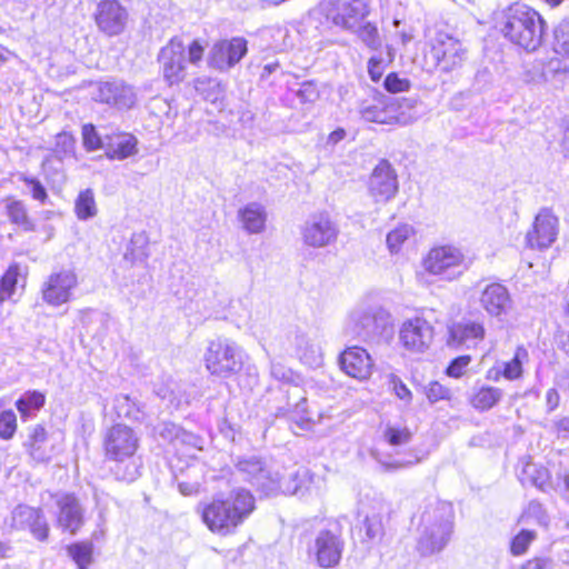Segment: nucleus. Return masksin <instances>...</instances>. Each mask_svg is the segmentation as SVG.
<instances>
[{
	"label": "nucleus",
	"mask_w": 569,
	"mask_h": 569,
	"mask_svg": "<svg viewBox=\"0 0 569 569\" xmlns=\"http://www.w3.org/2000/svg\"><path fill=\"white\" fill-rule=\"evenodd\" d=\"M181 427L170 422L161 421L153 427V436L163 442L177 446V438L179 437Z\"/></svg>",
	"instance_id": "a18cd8bd"
},
{
	"label": "nucleus",
	"mask_w": 569,
	"mask_h": 569,
	"mask_svg": "<svg viewBox=\"0 0 569 569\" xmlns=\"http://www.w3.org/2000/svg\"><path fill=\"white\" fill-rule=\"evenodd\" d=\"M203 360L207 370L221 378H230L238 373L243 365L239 346L223 337L209 341Z\"/></svg>",
	"instance_id": "6e6552de"
},
{
	"label": "nucleus",
	"mask_w": 569,
	"mask_h": 569,
	"mask_svg": "<svg viewBox=\"0 0 569 569\" xmlns=\"http://www.w3.org/2000/svg\"><path fill=\"white\" fill-rule=\"evenodd\" d=\"M560 397L555 388H550L546 393V405L548 411H553L559 406Z\"/></svg>",
	"instance_id": "0e129e2a"
},
{
	"label": "nucleus",
	"mask_w": 569,
	"mask_h": 569,
	"mask_svg": "<svg viewBox=\"0 0 569 569\" xmlns=\"http://www.w3.org/2000/svg\"><path fill=\"white\" fill-rule=\"evenodd\" d=\"M53 499L56 527L76 536L86 523V508L74 493H56Z\"/></svg>",
	"instance_id": "9b49d317"
},
{
	"label": "nucleus",
	"mask_w": 569,
	"mask_h": 569,
	"mask_svg": "<svg viewBox=\"0 0 569 569\" xmlns=\"http://www.w3.org/2000/svg\"><path fill=\"white\" fill-rule=\"evenodd\" d=\"M553 51L561 57H569V17L562 19L553 30Z\"/></svg>",
	"instance_id": "37998d69"
},
{
	"label": "nucleus",
	"mask_w": 569,
	"mask_h": 569,
	"mask_svg": "<svg viewBox=\"0 0 569 569\" xmlns=\"http://www.w3.org/2000/svg\"><path fill=\"white\" fill-rule=\"evenodd\" d=\"M67 551L79 569H88L93 561V546L91 542L80 541L71 543L68 546Z\"/></svg>",
	"instance_id": "4c0bfd02"
},
{
	"label": "nucleus",
	"mask_w": 569,
	"mask_h": 569,
	"mask_svg": "<svg viewBox=\"0 0 569 569\" xmlns=\"http://www.w3.org/2000/svg\"><path fill=\"white\" fill-rule=\"evenodd\" d=\"M339 363L348 376L358 380L369 378L373 365L370 355L360 347L347 348L340 355Z\"/></svg>",
	"instance_id": "a878e982"
},
{
	"label": "nucleus",
	"mask_w": 569,
	"mask_h": 569,
	"mask_svg": "<svg viewBox=\"0 0 569 569\" xmlns=\"http://www.w3.org/2000/svg\"><path fill=\"white\" fill-rule=\"evenodd\" d=\"M19 180L30 189L32 199L41 203H46V201L49 199L47 189L38 178L22 173L20 174Z\"/></svg>",
	"instance_id": "8fccbe9b"
},
{
	"label": "nucleus",
	"mask_w": 569,
	"mask_h": 569,
	"mask_svg": "<svg viewBox=\"0 0 569 569\" xmlns=\"http://www.w3.org/2000/svg\"><path fill=\"white\" fill-rule=\"evenodd\" d=\"M535 539V532L530 530H521L512 540L510 550L513 556H520L525 553Z\"/></svg>",
	"instance_id": "3c124183"
},
{
	"label": "nucleus",
	"mask_w": 569,
	"mask_h": 569,
	"mask_svg": "<svg viewBox=\"0 0 569 569\" xmlns=\"http://www.w3.org/2000/svg\"><path fill=\"white\" fill-rule=\"evenodd\" d=\"M502 390L491 386H481L478 388L470 402L472 407L480 411H486L496 406L502 398Z\"/></svg>",
	"instance_id": "473e14b6"
},
{
	"label": "nucleus",
	"mask_w": 569,
	"mask_h": 569,
	"mask_svg": "<svg viewBox=\"0 0 569 569\" xmlns=\"http://www.w3.org/2000/svg\"><path fill=\"white\" fill-rule=\"evenodd\" d=\"M546 22L535 9L523 3H513L502 13L501 32L511 43L528 52L541 44Z\"/></svg>",
	"instance_id": "20e7f679"
},
{
	"label": "nucleus",
	"mask_w": 569,
	"mask_h": 569,
	"mask_svg": "<svg viewBox=\"0 0 569 569\" xmlns=\"http://www.w3.org/2000/svg\"><path fill=\"white\" fill-rule=\"evenodd\" d=\"M47 441V431L41 425H36L29 435L30 455L34 460L48 461L50 453L43 449Z\"/></svg>",
	"instance_id": "e433bc0d"
},
{
	"label": "nucleus",
	"mask_w": 569,
	"mask_h": 569,
	"mask_svg": "<svg viewBox=\"0 0 569 569\" xmlns=\"http://www.w3.org/2000/svg\"><path fill=\"white\" fill-rule=\"evenodd\" d=\"M426 396L430 402H437L439 400L448 399L450 397V390L438 381H432L427 387Z\"/></svg>",
	"instance_id": "13d9d810"
},
{
	"label": "nucleus",
	"mask_w": 569,
	"mask_h": 569,
	"mask_svg": "<svg viewBox=\"0 0 569 569\" xmlns=\"http://www.w3.org/2000/svg\"><path fill=\"white\" fill-rule=\"evenodd\" d=\"M93 18L100 32L114 37L124 31L128 12L118 0H102L98 3Z\"/></svg>",
	"instance_id": "f3484780"
},
{
	"label": "nucleus",
	"mask_w": 569,
	"mask_h": 569,
	"mask_svg": "<svg viewBox=\"0 0 569 569\" xmlns=\"http://www.w3.org/2000/svg\"><path fill=\"white\" fill-rule=\"evenodd\" d=\"M139 441L137 432L122 423L112 426L106 432L104 455L108 460L116 462L112 470L118 480L132 482L140 476L141 462L134 457Z\"/></svg>",
	"instance_id": "f03ea898"
},
{
	"label": "nucleus",
	"mask_w": 569,
	"mask_h": 569,
	"mask_svg": "<svg viewBox=\"0 0 569 569\" xmlns=\"http://www.w3.org/2000/svg\"><path fill=\"white\" fill-rule=\"evenodd\" d=\"M346 137V131L343 129H337L332 131L328 137V143L336 144L341 141Z\"/></svg>",
	"instance_id": "774afa93"
},
{
	"label": "nucleus",
	"mask_w": 569,
	"mask_h": 569,
	"mask_svg": "<svg viewBox=\"0 0 569 569\" xmlns=\"http://www.w3.org/2000/svg\"><path fill=\"white\" fill-rule=\"evenodd\" d=\"M17 431V416L13 410L4 409L0 402V439L10 440Z\"/></svg>",
	"instance_id": "c03bdc74"
},
{
	"label": "nucleus",
	"mask_w": 569,
	"mask_h": 569,
	"mask_svg": "<svg viewBox=\"0 0 569 569\" xmlns=\"http://www.w3.org/2000/svg\"><path fill=\"white\" fill-rule=\"evenodd\" d=\"M470 356H460L455 358L447 368V375L449 377L459 378L462 376L463 370L470 363Z\"/></svg>",
	"instance_id": "bf43d9fd"
},
{
	"label": "nucleus",
	"mask_w": 569,
	"mask_h": 569,
	"mask_svg": "<svg viewBox=\"0 0 569 569\" xmlns=\"http://www.w3.org/2000/svg\"><path fill=\"white\" fill-rule=\"evenodd\" d=\"M528 360V351L519 346L510 361L502 363V376L508 380H516L522 375V363Z\"/></svg>",
	"instance_id": "79ce46f5"
},
{
	"label": "nucleus",
	"mask_w": 569,
	"mask_h": 569,
	"mask_svg": "<svg viewBox=\"0 0 569 569\" xmlns=\"http://www.w3.org/2000/svg\"><path fill=\"white\" fill-rule=\"evenodd\" d=\"M148 237L144 232L133 233L128 244L124 258L132 263L143 262L148 259Z\"/></svg>",
	"instance_id": "c9c22d12"
},
{
	"label": "nucleus",
	"mask_w": 569,
	"mask_h": 569,
	"mask_svg": "<svg viewBox=\"0 0 569 569\" xmlns=\"http://www.w3.org/2000/svg\"><path fill=\"white\" fill-rule=\"evenodd\" d=\"M385 438L391 446H400L410 441L411 432L407 428L388 426L385 430Z\"/></svg>",
	"instance_id": "864d4df0"
},
{
	"label": "nucleus",
	"mask_w": 569,
	"mask_h": 569,
	"mask_svg": "<svg viewBox=\"0 0 569 569\" xmlns=\"http://www.w3.org/2000/svg\"><path fill=\"white\" fill-rule=\"evenodd\" d=\"M243 228L249 233H260L264 230L267 212L260 203L251 202L239 211Z\"/></svg>",
	"instance_id": "c756f323"
},
{
	"label": "nucleus",
	"mask_w": 569,
	"mask_h": 569,
	"mask_svg": "<svg viewBox=\"0 0 569 569\" xmlns=\"http://www.w3.org/2000/svg\"><path fill=\"white\" fill-rule=\"evenodd\" d=\"M83 147L87 151H96L104 149V136L98 134L96 127L91 123L83 124L82 127Z\"/></svg>",
	"instance_id": "09e8293b"
},
{
	"label": "nucleus",
	"mask_w": 569,
	"mask_h": 569,
	"mask_svg": "<svg viewBox=\"0 0 569 569\" xmlns=\"http://www.w3.org/2000/svg\"><path fill=\"white\" fill-rule=\"evenodd\" d=\"M387 53L383 56L382 52L378 51L376 52L367 63V70L370 79L373 82L380 81L382 78V74L387 68V66L393 60V53L392 48L390 46H387Z\"/></svg>",
	"instance_id": "58836bf2"
},
{
	"label": "nucleus",
	"mask_w": 569,
	"mask_h": 569,
	"mask_svg": "<svg viewBox=\"0 0 569 569\" xmlns=\"http://www.w3.org/2000/svg\"><path fill=\"white\" fill-rule=\"evenodd\" d=\"M19 267L17 264L10 266L0 281V301L10 299L16 290L18 282Z\"/></svg>",
	"instance_id": "49530a36"
},
{
	"label": "nucleus",
	"mask_w": 569,
	"mask_h": 569,
	"mask_svg": "<svg viewBox=\"0 0 569 569\" xmlns=\"http://www.w3.org/2000/svg\"><path fill=\"white\" fill-rule=\"evenodd\" d=\"M296 96L302 103H312L319 98V91L313 81H305L296 91Z\"/></svg>",
	"instance_id": "6e6d98bb"
},
{
	"label": "nucleus",
	"mask_w": 569,
	"mask_h": 569,
	"mask_svg": "<svg viewBox=\"0 0 569 569\" xmlns=\"http://www.w3.org/2000/svg\"><path fill=\"white\" fill-rule=\"evenodd\" d=\"M471 266L462 250L452 244L432 247L422 259L425 271L440 280H458Z\"/></svg>",
	"instance_id": "0eeeda50"
},
{
	"label": "nucleus",
	"mask_w": 569,
	"mask_h": 569,
	"mask_svg": "<svg viewBox=\"0 0 569 569\" xmlns=\"http://www.w3.org/2000/svg\"><path fill=\"white\" fill-rule=\"evenodd\" d=\"M78 283L73 271L62 270L52 273L42 289L43 300L51 306H61L70 300L71 290Z\"/></svg>",
	"instance_id": "4be33fe9"
},
{
	"label": "nucleus",
	"mask_w": 569,
	"mask_h": 569,
	"mask_svg": "<svg viewBox=\"0 0 569 569\" xmlns=\"http://www.w3.org/2000/svg\"><path fill=\"white\" fill-rule=\"evenodd\" d=\"M358 39L371 51L378 52L382 48V39L380 37L377 26L372 22L358 24L353 30Z\"/></svg>",
	"instance_id": "f704fd0d"
},
{
	"label": "nucleus",
	"mask_w": 569,
	"mask_h": 569,
	"mask_svg": "<svg viewBox=\"0 0 569 569\" xmlns=\"http://www.w3.org/2000/svg\"><path fill=\"white\" fill-rule=\"evenodd\" d=\"M204 48L199 40H193L188 47V61L197 64L203 57Z\"/></svg>",
	"instance_id": "052dcab7"
},
{
	"label": "nucleus",
	"mask_w": 569,
	"mask_h": 569,
	"mask_svg": "<svg viewBox=\"0 0 569 569\" xmlns=\"http://www.w3.org/2000/svg\"><path fill=\"white\" fill-rule=\"evenodd\" d=\"M453 507L449 502L437 501L421 513L418 528L417 551L429 557L442 551L453 532Z\"/></svg>",
	"instance_id": "7ed1b4c3"
},
{
	"label": "nucleus",
	"mask_w": 569,
	"mask_h": 569,
	"mask_svg": "<svg viewBox=\"0 0 569 569\" xmlns=\"http://www.w3.org/2000/svg\"><path fill=\"white\" fill-rule=\"evenodd\" d=\"M74 212L79 220H88L97 214L98 210L91 189H86L79 193L74 203Z\"/></svg>",
	"instance_id": "ea45409f"
},
{
	"label": "nucleus",
	"mask_w": 569,
	"mask_h": 569,
	"mask_svg": "<svg viewBox=\"0 0 569 569\" xmlns=\"http://www.w3.org/2000/svg\"><path fill=\"white\" fill-rule=\"evenodd\" d=\"M399 338L408 351L425 352L433 340V327L423 318L409 319L402 323Z\"/></svg>",
	"instance_id": "aec40b11"
},
{
	"label": "nucleus",
	"mask_w": 569,
	"mask_h": 569,
	"mask_svg": "<svg viewBox=\"0 0 569 569\" xmlns=\"http://www.w3.org/2000/svg\"><path fill=\"white\" fill-rule=\"evenodd\" d=\"M557 436L569 439V417H563L555 422Z\"/></svg>",
	"instance_id": "e2e57ef3"
},
{
	"label": "nucleus",
	"mask_w": 569,
	"mask_h": 569,
	"mask_svg": "<svg viewBox=\"0 0 569 569\" xmlns=\"http://www.w3.org/2000/svg\"><path fill=\"white\" fill-rule=\"evenodd\" d=\"M383 87L391 93L405 92L410 89V81L407 78H400L396 72H391L386 77Z\"/></svg>",
	"instance_id": "5fc2aeb1"
},
{
	"label": "nucleus",
	"mask_w": 569,
	"mask_h": 569,
	"mask_svg": "<svg viewBox=\"0 0 569 569\" xmlns=\"http://www.w3.org/2000/svg\"><path fill=\"white\" fill-rule=\"evenodd\" d=\"M369 191L376 202H387L396 196L397 174L388 161H380L373 169L369 180Z\"/></svg>",
	"instance_id": "412c9836"
},
{
	"label": "nucleus",
	"mask_w": 569,
	"mask_h": 569,
	"mask_svg": "<svg viewBox=\"0 0 569 569\" xmlns=\"http://www.w3.org/2000/svg\"><path fill=\"white\" fill-rule=\"evenodd\" d=\"M348 328L363 341L387 340L393 333L390 313L383 308L369 305H359L352 309Z\"/></svg>",
	"instance_id": "423d86ee"
},
{
	"label": "nucleus",
	"mask_w": 569,
	"mask_h": 569,
	"mask_svg": "<svg viewBox=\"0 0 569 569\" xmlns=\"http://www.w3.org/2000/svg\"><path fill=\"white\" fill-rule=\"evenodd\" d=\"M300 233L306 246L320 249L337 241L339 228L330 214L322 211L311 214L302 224Z\"/></svg>",
	"instance_id": "f8f14e48"
},
{
	"label": "nucleus",
	"mask_w": 569,
	"mask_h": 569,
	"mask_svg": "<svg viewBox=\"0 0 569 569\" xmlns=\"http://www.w3.org/2000/svg\"><path fill=\"white\" fill-rule=\"evenodd\" d=\"M157 395L163 399L168 400L171 406L179 407L180 400L174 396L173 390H169L168 388H159Z\"/></svg>",
	"instance_id": "338daca9"
},
{
	"label": "nucleus",
	"mask_w": 569,
	"mask_h": 569,
	"mask_svg": "<svg viewBox=\"0 0 569 569\" xmlns=\"http://www.w3.org/2000/svg\"><path fill=\"white\" fill-rule=\"evenodd\" d=\"M6 211L11 223L17 224L24 231L36 230V226L29 218L28 210L23 201L14 199L8 200Z\"/></svg>",
	"instance_id": "72a5a7b5"
},
{
	"label": "nucleus",
	"mask_w": 569,
	"mask_h": 569,
	"mask_svg": "<svg viewBox=\"0 0 569 569\" xmlns=\"http://www.w3.org/2000/svg\"><path fill=\"white\" fill-rule=\"evenodd\" d=\"M388 511L389 506L382 498H377L373 501L371 510L365 511L362 523L369 540H379L385 535L382 518Z\"/></svg>",
	"instance_id": "cd10ccee"
},
{
	"label": "nucleus",
	"mask_w": 569,
	"mask_h": 569,
	"mask_svg": "<svg viewBox=\"0 0 569 569\" xmlns=\"http://www.w3.org/2000/svg\"><path fill=\"white\" fill-rule=\"evenodd\" d=\"M326 17L343 30H353L369 13L365 0H323Z\"/></svg>",
	"instance_id": "ddd939ff"
},
{
	"label": "nucleus",
	"mask_w": 569,
	"mask_h": 569,
	"mask_svg": "<svg viewBox=\"0 0 569 569\" xmlns=\"http://www.w3.org/2000/svg\"><path fill=\"white\" fill-rule=\"evenodd\" d=\"M138 139L128 132L104 134V153L109 160H124L138 153Z\"/></svg>",
	"instance_id": "bb28decb"
},
{
	"label": "nucleus",
	"mask_w": 569,
	"mask_h": 569,
	"mask_svg": "<svg viewBox=\"0 0 569 569\" xmlns=\"http://www.w3.org/2000/svg\"><path fill=\"white\" fill-rule=\"evenodd\" d=\"M270 375L273 379H276L282 383L279 391L288 388L289 385H297L293 371L291 369H289L288 367H286L280 361H274V360L271 361Z\"/></svg>",
	"instance_id": "de8ad7c7"
},
{
	"label": "nucleus",
	"mask_w": 569,
	"mask_h": 569,
	"mask_svg": "<svg viewBox=\"0 0 569 569\" xmlns=\"http://www.w3.org/2000/svg\"><path fill=\"white\" fill-rule=\"evenodd\" d=\"M93 100L130 109L134 106L137 96L133 88L122 80L101 81L94 84L92 91Z\"/></svg>",
	"instance_id": "6ab92c4d"
},
{
	"label": "nucleus",
	"mask_w": 569,
	"mask_h": 569,
	"mask_svg": "<svg viewBox=\"0 0 569 569\" xmlns=\"http://www.w3.org/2000/svg\"><path fill=\"white\" fill-rule=\"evenodd\" d=\"M237 472L241 478L251 483L257 491L266 497L283 495H305V482L307 478L306 470H297L284 476H280L258 456L238 457L234 463Z\"/></svg>",
	"instance_id": "f257e3e1"
},
{
	"label": "nucleus",
	"mask_w": 569,
	"mask_h": 569,
	"mask_svg": "<svg viewBox=\"0 0 569 569\" xmlns=\"http://www.w3.org/2000/svg\"><path fill=\"white\" fill-rule=\"evenodd\" d=\"M485 333L486 330L482 322L462 320L449 328L448 346L467 349L475 348L483 340Z\"/></svg>",
	"instance_id": "393cba45"
},
{
	"label": "nucleus",
	"mask_w": 569,
	"mask_h": 569,
	"mask_svg": "<svg viewBox=\"0 0 569 569\" xmlns=\"http://www.w3.org/2000/svg\"><path fill=\"white\" fill-rule=\"evenodd\" d=\"M76 139L68 132H60L56 137L54 152L60 157L73 154Z\"/></svg>",
	"instance_id": "603ef678"
},
{
	"label": "nucleus",
	"mask_w": 569,
	"mask_h": 569,
	"mask_svg": "<svg viewBox=\"0 0 569 569\" xmlns=\"http://www.w3.org/2000/svg\"><path fill=\"white\" fill-rule=\"evenodd\" d=\"M393 390L399 399L410 401L411 392L400 379H393Z\"/></svg>",
	"instance_id": "680f3d73"
},
{
	"label": "nucleus",
	"mask_w": 569,
	"mask_h": 569,
	"mask_svg": "<svg viewBox=\"0 0 569 569\" xmlns=\"http://www.w3.org/2000/svg\"><path fill=\"white\" fill-rule=\"evenodd\" d=\"M254 509V498L247 489L230 492L227 499H213L202 510V520L208 528L221 535L231 532Z\"/></svg>",
	"instance_id": "39448f33"
},
{
	"label": "nucleus",
	"mask_w": 569,
	"mask_h": 569,
	"mask_svg": "<svg viewBox=\"0 0 569 569\" xmlns=\"http://www.w3.org/2000/svg\"><path fill=\"white\" fill-rule=\"evenodd\" d=\"M159 63L164 80L169 84L179 83L184 79L186 46L178 37H173L159 52Z\"/></svg>",
	"instance_id": "2eb2a0df"
},
{
	"label": "nucleus",
	"mask_w": 569,
	"mask_h": 569,
	"mask_svg": "<svg viewBox=\"0 0 569 569\" xmlns=\"http://www.w3.org/2000/svg\"><path fill=\"white\" fill-rule=\"evenodd\" d=\"M343 540L340 535L330 530H321L315 540V555L321 568H333L341 559Z\"/></svg>",
	"instance_id": "5701e85b"
},
{
	"label": "nucleus",
	"mask_w": 569,
	"mask_h": 569,
	"mask_svg": "<svg viewBox=\"0 0 569 569\" xmlns=\"http://www.w3.org/2000/svg\"><path fill=\"white\" fill-rule=\"evenodd\" d=\"M46 403L44 393L38 390L26 391L17 401L16 407L22 419L33 417Z\"/></svg>",
	"instance_id": "2f4dec72"
},
{
	"label": "nucleus",
	"mask_w": 569,
	"mask_h": 569,
	"mask_svg": "<svg viewBox=\"0 0 569 569\" xmlns=\"http://www.w3.org/2000/svg\"><path fill=\"white\" fill-rule=\"evenodd\" d=\"M426 57L431 60L435 68L450 72L462 66L466 51L462 44L446 32H437L430 41V50Z\"/></svg>",
	"instance_id": "9d476101"
},
{
	"label": "nucleus",
	"mask_w": 569,
	"mask_h": 569,
	"mask_svg": "<svg viewBox=\"0 0 569 569\" xmlns=\"http://www.w3.org/2000/svg\"><path fill=\"white\" fill-rule=\"evenodd\" d=\"M559 219L549 208H542L537 213L532 228L527 232L526 240L531 249L543 250L557 240Z\"/></svg>",
	"instance_id": "4468645a"
},
{
	"label": "nucleus",
	"mask_w": 569,
	"mask_h": 569,
	"mask_svg": "<svg viewBox=\"0 0 569 569\" xmlns=\"http://www.w3.org/2000/svg\"><path fill=\"white\" fill-rule=\"evenodd\" d=\"M395 102L396 99H392L386 103L377 101H365L360 106L359 112L361 118L366 121L377 123H391L392 121H398L399 119V117L393 113Z\"/></svg>",
	"instance_id": "c85d7f7f"
},
{
	"label": "nucleus",
	"mask_w": 569,
	"mask_h": 569,
	"mask_svg": "<svg viewBox=\"0 0 569 569\" xmlns=\"http://www.w3.org/2000/svg\"><path fill=\"white\" fill-rule=\"evenodd\" d=\"M521 569H550V561L543 558L528 560Z\"/></svg>",
	"instance_id": "69168bd1"
},
{
	"label": "nucleus",
	"mask_w": 569,
	"mask_h": 569,
	"mask_svg": "<svg viewBox=\"0 0 569 569\" xmlns=\"http://www.w3.org/2000/svg\"><path fill=\"white\" fill-rule=\"evenodd\" d=\"M479 303L488 316L503 321L513 310V300L509 289L500 282H491L480 292Z\"/></svg>",
	"instance_id": "dca6fc26"
},
{
	"label": "nucleus",
	"mask_w": 569,
	"mask_h": 569,
	"mask_svg": "<svg viewBox=\"0 0 569 569\" xmlns=\"http://www.w3.org/2000/svg\"><path fill=\"white\" fill-rule=\"evenodd\" d=\"M247 51V41L243 38L234 37L230 40H220L212 46L208 63L217 70L228 71L246 56Z\"/></svg>",
	"instance_id": "a211bd4d"
},
{
	"label": "nucleus",
	"mask_w": 569,
	"mask_h": 569,
	"mask_svg": "<svg viewBox=\"0 0 569 569\" xmlns=\"http://www.w3.org/2000/svg\"><path fill=\"white\" fill-rule=\"evenodd\" d=\"M297 352L300 360L310 366L318 367L322 362V352L320 347L305 335L296 338Z\"/></svg>",
	"instance_id": "7c9ffc66"
},
{
	"label": "nucleus",
	"mask_w": 569,
	"mask_h": 569,
	"mask_svg": "<svg viewBox=\"0 0 569 569\" xmlns=\"http://www.w3.org/2000/svg\"><path fill=\"white\" fill-rule=\"evenodd\" d=\"M202 442L203 440L199 436L181 428L179 437L177 438V446H174V448L189 447L194 449H201Z\"/></svg>",
	"instance_id": "4d7b16f0"
},
{
	"label": "nucleus",
	"mask_w": 569,
	"mask_h": 569,
	"mask_svg": "<svg viewBox=\"0 0 569 569\" xmlns=\"http://www.w3.org/2000/svg\"><path fill=\"white\" fill-rule=\"evenodd\" d=\"M281 395L284 402L276 407L277 417L292 416V419H299L301 425H307L311 421L307 408V395L305 389L299 385H289L288 388L282 389Z\"/></svg>",
	"instance_id": "b1692460"
},
{
	"label": "nucleus",
	"mask_w": 569,
	"mask_h": 569,
	"mask_svg": "<svg viewBox=\"0 0 569 569\" xmlns=\"http://www.w3.org/2000/svg\"><path fill=\"white\" fill-rule=\"evenodd\" d=\"M415 236V230L410 224H400L387 234V247L395 254L398 253L402 246Z\"/></svg>",
	"instance_id": "a19ab883"
},
{
	"label": "nucleus",
	"mask_w": 569,
	"mask_h": 569,
	"mask_svg": "<svg viewBox=\"0 0 569 569\" xmlns=\"http://www.w3.org/2000/svg\"><path fill=\"white\" fill-rule=\"evenodd\" d=\"M3 529L8 532L28 531L36 540L44 542L49 539L50 527L41 508L24 503L16 506L6 518Z\"/></svg>",
	"instance_id": "1a4fd4ad"
}]
</instances>
